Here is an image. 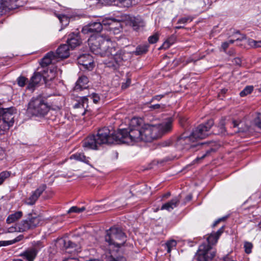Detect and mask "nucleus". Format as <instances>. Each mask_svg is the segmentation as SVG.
Returning <instances> with one entry per match:
<instances>
[{
	"label": "nucleus",
	"mask_w": 261,
	"mask_h": 261,
	"mask_svg": "<svg viewBox=\"0 0 261 261\" xmlns=\"http://www.w3.org/2000/svg\"><path fill=\"white\" fill-rule=\"evenodd\" d=\"M130 24L135 30H137L140 27H143L144 25V22L140 17H130Z\"/></svg>",
	"instance_id": "b1692460"
},
{
	"label": "nucleus",
	"mask_w": 261,
	"mask_h": 261,
	"mask_svg": "<svg viewBox=\"0 0 261 261\" xmlns=\"http://www.w3.org/2000/svg\"><path fill=\"white\" fill-rule=\"evenodd\" d=\"M10 174L8 171H3L0 173V185H2L4 180L9 177Z\"/></svg>",
	"instance_id": "a19ab883"
},
{
	"label": "nucleus",
	"mask_w": 261,
	"mask_h": 261,
	"mask_svg": "<svg viewBox=\"0 0 261 261\" xmlns=\"http://www.w3.org/2000/svg\"><path fill=\"white\" fill-rule=\"evenodd\" d=\"M171 45V44L169 43V42L167 41V40H166L163 43L162 45L159 49H166L169 48Z\"/></svg>",
	"instance_id": "de8ad7c7"
},
{
	"label": "nucleus",
	"mask_w": 261,
	"mask_h": 261,
	"mask_svg": "<svg viewBox=\"0 0 261 261\" xmlns=\"http://www.w3.org/2000/svg\"><path fill=\"white\" fill-rule=\"evenodd\" d=\"M55 55L58 59L67 58L69 56V46L67 44L61 45L57 49Z\"/></svg>",
	"instance_id": "f3484780"
},
{
	"label": "nucleus",
	"mask_w": 261,
	"mask_h": 261,
	"mask_svg": "<svg viewBox=\"0 0 261 261\" xmlns=\"http://www.w3.org/2000/svg\"><path fill=\"white\" fill-rule=\"evenodd\" d=\"M214 125V121L212 119L206 123L201 124L196 127L192 132L190 136H187L185 133L182 134L178 139V142L182 145L190 144L198 139H203L210 134V130Z\"/></svg>",
	"instance_id": "20e7f679"
},
{
	"label": "nucleus",
	"mask_w": 261,
	"mask_h": 261,
	"mask_svg": "<svg viewBox=\"0 0 261 261\" xmlns=\"http://www.w3.org/2000/svg\"><path fill=\"white\" fill-rule=\"evenodd\" d=\"M180 202L179 197H175L172 199L170 201L164 203L162 205L161 209L162 210H167L169 212L171 211L174 208L177 207Z\"/></svg>",
	"instance_id": "6ab92c4d"
},
{
	"label": "nucleus",
	"mask_w": 261,
	"mask_h": 261,
	"mask_svg": "<svg viewBox=\"0 0 261 261\" xmlns=\"http://www.w3.org/2000/svg\"><path fill=\"white\" fill-rule=\"evenodd\" d=\"M44 246V245L41 241H37L33 243V246L31 248L34 251H36V253L37 254L38 252L40 251Z\"/></svg>",
	"instance_id": "2f4dec72"
},
{
	"label": "nucleus",
	"mask_w": 261,
	"mask_h": 261,
	"mask_svg": "<svg viewBox=\"0 0 261 261\" xmlns=\"http://www.w3.org/2000/svg\"><path fill=\"white\" fill-rule=\"evenodd\" d=\"M203 144L202 143V144H197L196 145H190V147L192 148V147H198V146H201Z\"/></svg>",
	"instance_id": "052dcab7"
},
{
	"label": "nucleus",
	"mask_w": 261,
	"mask_h": 261,
	"mask_svg": "<svg viewBox=\"0 0 261 261\" xmlns=\"http://www.w3.org/2000/svg\"><path fill=\"white\" fill-rule=\"evenodd\" d=\"M42 222V220L40 216L29 214L26 219L23 220L12 226L5 227V231L6 232L8 233L15 232H23L35 228L41 225Z\"/></svg>",
	"instance_id": "423d86ee"
},
{
	"label": "nucleus",
	"mask_w": 261,
	"mask_h": 261,
	"mask_svg": "<svg viewBox=\"0 0 261 261\" xmlns=\"http://www.w3.org/2000/svg\"><path fill=\"white\" fill-rule=\"evenodd\" d=\"M46 188V186L45 184H42L39 186L26 200V203L28 205H33Z\"/></svg>",
	"instance_id": "ddd939ff"
},
{
	"label": "nucleus",
	"mask_w": 261,
	"mask_h": 261,
	"mask_svg": "<svg viewBox=\"0 0 261 261\" xmlns=\"http://www.w3.org/2000/svg\"><path fill=\"white\" fill-rule=\"evenodd\" d=\"M232 124H233V127H237L239 125V124L237 123V122L236 121H233L232 122Z\"/></svg>",
	"instance_id": "bf43d9fd"
},
{
	"label": "nucleus",
	"mask_w": 261,
	"mask_h": 261,
	"mask_svg": "<svg viewBox=\"0 0 261 261\" xmlns=\"http://www.w3.org/2000/svg\"><path fill=\"white\" fill-rule=\"evenodd\" d=\"M23 238V236L22 234L19 235L18 237H17L16 238L12 240L7 241H0V247L1 246H7L9 245L13 244L15 243H16L17 242H19L21 241Z\"/></svg>",
	"instance_id": "bb28decb"
},
{
	"label": "nucleus",
	"mask_w": 261,
	"mask_h": 261,
	"mask_svg": "<svg viewBox=\"0 0 261 261\" xmlns=\"http://www.w3.org/2000/svg\"><path fill=\"white\" fill-rule=\"evenodd\" d=\"M35 251H36L33 250L31 247L26 250L23 252V255L29 261H33L37 255Z\"/></svg>",
	"instance_id": "a878e982"
},
{
	"label": "nucleus",
	"mask_w": 261,
	"mask_h": 261,
	"mask_svg": "<svg viewBox=\"0 0 261 261\" xmlns=\"http://www.w3.org/2000/svg\"><path fill=\"white\" fill-rule=\"evenodd\" d=\"M103 25L102 21L101 22H92L83 27L82 32L84 34L89 33L99 32L102 30Z\"/></svg>",
	"instance_id": "9b49d317"
},
{
	"label": "nucleus",
	"mask_w": 261,
	"mask_h": 261,
	"mask_svg": "<svg viewBox=\"0 0 261 261\" xmlns=\"http://www.w3.org/2000/svg\"><path fill=\"white\" fill-rule=\"evenodd\" d=\"M182 28H184V27H182V26H176L175 27V29L176 30L180 29H182Z\"/></svg>",
	"instance_id": "680f3d73"
},
{
	"label": "nucleus",
	"mask_w": 261,
	"mask_h": 261,
	"mask_svg": "<svg viewBox=\"0 0 261 261\" xmlns=\"http://www.w3.org/2000/svg\"><path fill=\"white\" fill-rule=\"evenodd\" d=\"M224 231V226H222L216 232L212 233L206 238L205 242L200 245L194 256L195 261H209L215 256L216 251L212 248L215 245L219 237Z\"/></svg>",
	"instance_id": "7ed1b4c3"
},
{
	"label": "nucleus",
	"mask_w": 261,
	"mask_h": 261,
	"mask_svg": "<svg viewBox=\"0 0 261 261\" xmlns=\"http://www.w3.org/2000/svg\"><path fill=\"white\" fill-rule=\"evenodd\" d=\"M59 242L61 245H62L65 250H69V251H67L68 252H78L80 251V245L76 244L72 241L68 239H61L59 241Z\"/></svg>",
	"instance_id": "f8f14e48"
},
{
	"label": "nucleus",
	"mask_w": 261,
	"mask_h": 261,
	"mask_svg": "<svg viewBox=\"0 0 261 261\" xmlns=\"http://www.w3.org/2000/svg\"><path fill=\"white\" fill-rule=\"evenodd\" d=\"M91 98L92 99L93 102L95 103H97L100 100L99 96L96 93H93L91 95Z\"/></svg>",
	"instance_id": "49530a36"
},
{
	"label": "nucleus",
	"mask_w": 261,
	"mask_h": 261,
	"mask_svg": "<svg viewBox=\"0 0 261 261\" xmlns=\"http://www.w3.org/2000/svg\"><path fill=\"white\" fill-rule=\"evenodd\" d=\"M103 26H109L110 33L118 34L122 30L121 22L111 18H106L102 20Z\"/></svg>",
	"instance_id": "1a4fd4ad"
},
{
	"label": "nucleus",
	"mask_w": 261,
	"mask_h": 261,
	"mask_svg": "<svg viewBox=\"0 0 261 261\" xmlns=\"http://www.w3.org/2000/svg\"><path fill=\"white\" fill-rule=\"evenodd\" d=\"M6 4V6L8 10H11L17 8L18 5L17 4V0H4Z\"/></svg>",
	"instance_id": "c85d7f7f"
},
{
	"label": "nucleus",
	"mask_w": 261,
	"mask_h": 261,
	"mask_svg": "<svg viewBox=\"0 0 261 261\" xmlns=\"http://www.w3.org/2000/svg\"><path fill=\"white\" fill-rule=\"evenodd\" d=\"M227 91V90L226 89H222L221 90V92L223 94L225 93Z\"/></svg>",
	"instance_id": "0e129e2a"
},
{
	"label": "nucleus",
	"mask_w": 261,
	"mask_h": 261,
	"mask_svg": "<svg viewBox=\"0 0 261 261\" xmlns=\"http://www.w3.org/2000/svg\"><path fill=\"white\" fill-rule=\"evenodd\" d=\"M15 109L13 108L4 109L0 108V128L4 130L9 129L14 123V114Z\"/></svg>",
	"instance_id": "6e6552de"
},
{
	"label": "nucleus",
	"mask_w": 261,
	"mask_h": 261,
	"mask_svg": "<svg viewBox=\"0 0 261 261\" xmlns=\"http://www.w3.org/2000/svg\"><path fill=\"white\" fill-rule=\"evenodd\" d=\"M49 110V107L42 95L33 97L28 105L27 113L32 116L44 117Z\"/></svg>",
	"instance_id": "0eeeda50"
},
{
	"label": "nucleus",
	"mask_w": 261,
	"mask_h": 261,
	"mask_svg": "<svg viewBox=\"0 0 261 261\" xmlns=\"http://www.w3.org/2000/svg\"><path fill=\"white\" fill-rule=\"evenodd\" d=\"M255 122L256 125L261 128V117H258L255 119Z\"/></svg>",
	"instance_id": "864d4df0"
},
{
	"label": "nucleus",
	"mask_w": 261,
	"mask_h": 261,
	"mask_svg": "<svg viewBox=\"0 0 261 261\" xmlns=\"http://www.w3.org/2000/svg\"><path fill=\"white\" fill-rule=\"evenodd\" d=\"M126 241V236L121 228L118 227H111L107 231L105 236V241L109 248L106 250L109 254L116 248L117 250L121 246L123 245ZM112 256V255H111Z\"/></svg>",
	"instance_id": "39448f33"
},
{
	"label": "nucleus",
	"mask_w": 261,
	"mask_h": 261,
	"mask_svg": "<svg viewBox=\"0 0 261 261\" xmlns=\"http://www.w3.org/2000/svg\"><path fill=\"white\" fill-rule=\"evenodd\" d=\"M177 244V242L174 240H171L168 242H167L164 244V247L166 249H167V251L168 253H170L172 248L175 247Z\"/></svg>",
	"instance_id": "c756f323"
},
{
	"label": "nucleus",
	"mask_w": 261,
	"mask_h": 261,
	"mask_svg": "<svg viewBox=\"0 0 261 261\" xmlns=\"http://www.w3.org/2000/svg\"><path fill=\"white\" fill-rule=\"evenodd\" d=\"M88 44L93 54L101 57L112 56L116 63V65L113 64L115 68L125 59L124 52L118 48H116V43L109 37L99 35L91 36L88 39Z\"/></svg>",
	"instance_id": "f03ea898"
},
{
	"label": "nucleus",
	"mask_w": 261,
	"mask_h": 261,
	"mask_svg": "<svg viewBox=\"0 0 261 261\" xmlns=\"http://www.w3.org/2000/svg\"><path fill=\"white\" fill-rule=\"evenodd\" d=\"M43 79L46 83L48 81H51L56 76V70L54 68L53 69L44 70L42 72Z\"/></svg>",
	"instance_id": "412c9836"
},
{
	"label": "nucleus",
	"mask_w": 261,
	"mask_h": 261,
	"mask_svg": "<svg viewBox=\"0 0 261 261\" xmlns=\"http://www.w3.org/2000/svg\"><path fill=\"white\" fill-rule=\"evenodd\" d=\"M55 53L50 51L42 59L41 61L40 62V65L42 67H46L49 65L50 64L54 63L55 62L58 61Z\"/></svg>",
	"instance_id": "dca6fc26"
},
{
	"label": "nucleus",
	"mask_w": 261,
	"mask_h": 261,
	"mask_svg": "<svg viewBox=\"0 0 261 261\" xmlns=\"http://www.w3.org/2000/svg\"><path fill=\"white\" fill-rule=\"evenodd\" d=\"M106 1H107V3H108V4H112L113 3L117 2V4H118V3H124L125 2H126V4L127 5H129L132 0H106Z\"/></svg>",
	"instance_id": "a18cd8bd"
},
{
	"label": "nucleus",
	"mask_w": 261,
	"mask_h": 261,
	"mask_svg": "<svg viewBox=\"0 0 261 261\" xmlns=\"http://www.w3.org/2000/svg\"><path fill=\"white\" fill-rule=\"evenodd\" d=\"M168 144H167V143H165V144L163 143V145H162V146H168Z\"/></svg>",
	"instance_id": "338daca9"
},
{
	"label": "nucleus",
	"mask_w": 261,
	"mask_h": 261,
	"mask_svg": "<svg viewBox=\"0 0 261 261\" xmlns=\"http://www.w3.org/2000/svg\"><path fill=\"white\" fill-rule=\"evenodd\" d=\"M89 83L88 79L85 75L80 76L77 82H76L75 86L74 87V91H81L84 89H86Z\"/></svg>",
	"instance_id": "aec40b11"
},
{
	"label": "nucleus",
	"mask_w": 261,
	"mask_h": 261,
	"mask_svg": "<svg viewBox=\"0 0 261 261\" xmlns=\"http://www.w3.org/2000/svg\"><path fill=\"white\" fill-rule=\"evenodd\" d=\"M236 62H237V64H240V62H241V61H240V60L239 59H236Z\"/></svg>",
	"instance_id": "69168bd1"
},
{
	"label": "nucleus",
	"mask_w": 261,
	"mask_h": 261,
	"mask_svg": "<svg viewBox=\"0 0 261 261\" xmlns=\"http://www.w3.org/2000/svg\"><path fill=\"white\" fill-rule=\"evenodd\" d=\"M214 150L212 148L207 150L204 153H203L201 155L198 156L195 160L198 162L199 160L203 159L204 158L210 154V153Z\"/></svg>",
	"instance_id": "ea45409f"
},
{
	"label": "nucleus",
	"mask_w": 261,
	"mask_h": 261,
	"mask_svg": "<svg viewBox=\"0 0 261 261\" xmlns=\"http://www.w3.org/2000/svg\"><path fill=\"white\" fill-rule=\"evenodd\" d=\"M253 90L252 86H246L240 93V95L241 97H244L250 94Z\"/></svg>",
	"instance_id": "473e14b6"
},
{
	"label": "nucleus",
	"mask_w": 261,
	"mask_h": 261,
	"mask_svg": "<svg viewBox=\"0 0 261 261\" xmlns=\"http://www.w3.org/2000/svg\"><path fill=\"white\" fill-rule=\"evenodd\" d=\"M172 119L169 117L162 123L150 125L144 124L142 119L134 117L130 120L128 128L119 129L117 133L111 134L109 129L103 127L98 130L95 138L98 146L112 144L115 141L128 144L140 141L151 142L161 134L170 132L172 129Z\"/></svg>",
	"instance_id": "f257e3e1"
},
{
	"label": "nucleus",
	"mask_w": 261,
	"mask_h": 261,
	"mask_svg": "<svg viewBox=\"0 0 261 261\" xmlns=\"http://www.w3.org/2000/svg\"><path fill=\"white\" fill-rule=\"evenodd\" d=\"M42 79V73H41L40 72H35L28 83L27 89L34 90Z\"/></svg>",
	"instance_id": "2eb2a0df"
},
{
	"label": "nucleus",
	"mask_w": 261,
	"mask_h": 261,
	"mask_svg": "<svg viewBox=\"0 0 261 261\" xmlns=\"http://www.w3.org/2000/svg\"><path fill=\"white\" fill-rule=\"evenodd\" d=\"M28 81V79L23 76H20L17 79V84L20 87H24Z\"/></svg>",
	"instance_id": "e433bc0d"
},
{
	"label": "nucleus",
	"mask_w": 261,
	"mask_h": 261,
	"mask_svg": "<svg viewBox=\"0 0 261 261\" xmlns=\"http://www.w3.org/2000/svg\"><path fill=\"white\" fill-rule=\"evenodd\" d=\"M13 261H22V260L21 259H14Z\"/></svg>",
	"instance_id": "774afa93"
},
{
	"label": "nucleus",
	"mask_w": 261,
	"mask_h": 261,
	"mask_svg": "<svg viewBox=\"0 0 261 261\" xmlns=\"http://www.w3.org/2000/svg\"><path fill=\"white\" fill-rule=\"evenodd\" d=\"M225 220V218L224 217H223L222 218H220L218 220H216L214 223L213 224V226L215 227V226H216L217 225L218 223H219L220 221H224Z\"/></svg>",
	"instance_id": "4d7b16f0"
},
{
	"label": "nucleus",
	"mask_w": 261,
	"mask_h": 261,
	"mask_svg": "<svg viewBox=\"0 0 261 261\" xmlns=\"http://www.w3.org/2000/svg\"><path fill=\"white\" fill-rule=\"evenodd\" d=\"M167 40L169 42V43L171 44V45H172L176 40V37L174 35H172L171 37L168 38Z\"/></svg>",
	"instance_id": "3c124183"
},
{
	"label": "nucleus",
	"mask_w": 261,
	"mask_h": 261,
	"mask_svg": "<svg viewBox=\"0 0 261 261\" xmlns=\"http://www.w3.org/2000/svg\"><path fill=\"white\" fill-rule=\"evenodd\" d=\"M130 84V80L129 79L127 80L126 81V83L125 84H124L122 85V88H127L129 85Z\"/></svg>",
	"instance_id": "6e6d98bb"
},
{
	"label": "nucleus",
	"mask_w": 261,
	"mask_h": 261,
	"mask_svg": "<svg viewBox=\"0 0 261 261\" xmlns=\"http://www.w3.org/2000/svg\"><path fill=\"white\" fill-rule=\"evenodd\" d=\"M253 245L251 243L248 242H245L244 245L245 249V252L247 254H250L252 251Z\"/></svg>",
	"instance_id": "4c0bfd02"
},
{
	"label": "nucleus",
	"mask_w": 261,
	"mask_h": 261,
	"mask_svg": "<svg viewBox=\"0 0 261 261\" xmlns=\"http://www.w3.org/2000/svg\"><path fill=\"white\" fill-rule=\"evenodd\" d=\"M249 45L251 47H261V40L255 41L252 39H250L248 41Z\"/></svg>",
	"instance_id": "37998d69"
},
{
	"label": "nucleus",
	"mask_w": 261,
	"mask_h": 261,
	"mask_svg": "<svg viewBox=\"0 0 261 261\" xmlns=\"http://www.w3.org/2000/svg\"><path fill=\"white\" fill-rule=\"evenodd\" d=\"M192 18L191 17H185L180 18L178 21V24H186L189 22H191Z\"/></svg>",
	"instance_id": "c03bdc74"
},
{
	"label": "nucleus",
	"mask_w": 261,
	"mask_h": 261,
	"mask_svg": "<svg viewBox=\"0 0 261 261\" xmlns=\"http://www.w3.org/2000/svg\"><path fill=\"white\" fill-rule=\"evenodd\" d=\"M56 16L59 19L60 23L64 27H66L69 22V18L65 15L55 14Z\"/></svg>",
	"instance_id": "cd10ccee"
},
{
	"label": "nucleus",
	"mask_w": 261,
	"mask_h": 261,
	"mask_svg": "<svg viewBox=\"0 0 261 261\" xmlns=\"http://www.w3.org/2000/svg\"><path fill=\"white\" fill-rule=\"evenodd\" d=\"M71 159H74L78 161L83 162L87 164L90 165L89 164V158L86 156L82 152H77L72 154L70 156Z\"/></svg>",
	"instance_id": "5701e85b"
},
{
	"label": "nucleus",
	"mask_w": 261,
	"mask_h": 261,
	"mask_svg": "<svg viewBox=\"0 0 261 261\" xmlns=\"http://www.w3.org/2000/svg\"><path fill=\"white\" fill-rule=\"evenodd\" d=\"M8 11L6 4L4 0L0 1V16L5 14Z\"/></svg>",
	"instance_id": "72a5a7b5"
},
{
	"label": "nucleus",
	"mask_w": 261,
	"mask_h": 261,
	"mask_svg": "<svg viewBox=\"0 0 261 261\" xmlns=\"http://www.w3.org/2000/svg\"><path fill=\"white\" fill-rule=\"evenodd\" d=\"M85 210V207H82L81 208H79L77 206H72L68 211V213H80L82 212Z\"/></svg>",
	"instance_id": "79ce46f5"
},
{
	"label": "nucleus",
	"mask_w": 261,
	"mask_h": 261,
	"mask_svg": "<svg viewBox=\"0 0 261 261\" xmlns=\"http://www.w3.org/2000/svg\"><path fill=\"white\" fill-rule=\"evenodd\" d=\"M63 261H78V260L75 258H67Z\"/></svg>",
	"instance_id": "13d9d810"
},
{
	"label": "nucleus",
	"mask_w": 261,
	"mask_h": 261,
	"mask_svg": "<svg viewBox=\"0 0 261 261\" xmlns=\"http://www.w3.org/2000/svg\"><path fill=\"white\" fill-rule=\"evenodd\" d=\"M110 261H127L126 259L123 256H119L117 258H112Z\"/></svg>",
	"instance_id": "603ef678"
},
{
	"label": "nucleus",
	"mask_w": 261,
	"mask_h": 261,
	"mask_svg": "<svg viewBox=\"0 0 261 261\" xmlns=\"http://www.w3.org/2000/svg\"><path fill=\"white\" fill-rule=\"evenodd\" d=\"M95 135L88 137L82 142V146L85 149H97L98 145L97 143Z\"/></svg>",
	"instance_id": "4468645a"
},
{
	"label": "nucleus",
	"mask_w": 261,
	"mask_h": 261,
	"mask_svg": "<svg viewBox=\"0 0 261 261\" xmlns=\"http://www.w3.org/2000/svg\"><path fill=\"white\" fill-rule=\"evenodd\" d=\"M67 43L71 48H74L81 43V40L78 34L72 33L69 35Z\"/></svg>",
	"instance_id": "a211bd4d"
},
{
	"label": "nucleus",
	"mask_w": 261,
	"mask_h": 261,
	"mask_svg": "<svg viewBox=\"0 0 261 261\" xmlns=\"http://www.w3.org/2000/svg\"><path fill=\"white\" fill-rule=\"evenodd\" d=\"M224 125V121L222 120L220 122V125H219V127H220V133L222 134H224L225 132V129Z\"/></svg>",
	"instance_id": "8fccbe9b"
},
{
	"label": "nucleus",
	"mask_w": 261,
	"mask_h": 261,
	"mask_svg": "<svg viewBox=\"0 0 261 261\" xmlns=\"http://www.w3.org/2000/svg\"><path fill=\"white\" fill-rule=\"evenodd\" d=\"M23 214L21 211H17L8 216L6 219V222L10 224L15 222L22 217Z\"/></svg>",
	"instance_id": "4be33fe9"
},
{
	"label": "nucleus",
	"mask_w": 261,
	"mask_h": 261,
	"mask_svg": "<svg viewBox=\"0 0 261 261\" xmlns=\"http://www.w3.org/2000/svg\"><path fill=\"white\" fill-rule=\"evenodd\" d=\"M159 38V34L156 33L148 37V41L150 44H153L156 43Z\"/></svg>",
	"instance_id": "c9c22d12"
},
{
	"label": "nucleus",
	"mask_w": 261,
	"mask_h": 261,
	"mask_svg": "<svg viewBox=\"0 0 261 261\" xmlns=\"http://www.w3.org/2000/svg\"><path fill=\"white\" fill-rule=\"evenodd\" d=\"M88 99L86 97L83 96L82 97H80L78 100L77 102L74 105L73 107L75 109L80 108H83L84 109V112L83 114L84 115L85 113L86 109L88 106Z\"/></svg>",
	"instance_id": "393cba45"
},
{
	"label": "nucleus",
	"mask_w": 261,
	"mask_h": 261,
	"mask_svg": "<svg viewBox=\"0 0 261 261\" xmlns=\"http://www.w3.org/2000/svg\"><path fill=\"white\" fill-rule=\"evenodd\" d=\"M78 64L81 65V69H86L89 71L94 67L93 58L89 54H83L77 58Z\"/></svg>",
	"instance_id": "9d476101"
},
{
	"label": "nucleus",
	"mask_w": 261,
	"mask_h": 261,
	"mask_svg": "<svg viewBox=\"0 0 261 261\" xmlns=\"http://www.w3.org/2000/svg\"><path fill=\"white\" fill-rule=\"evenodd\" d=\"M164 97V95H156L155 96H154L152 98V100H151V101H152L153 100H160L162 98H163Z\"/></svg>",
	"instance_id": "5fc2aeb1"
},
{
	"label": "nucleus",
	"mask_w": 261,
	"mask_h": 261,
	"mask_svg": "<svg viewBox=\"0 0 261 261\" xmlns=\"http://www.w3.org/2000/svg\"><path fill=\"white\" fill-rule=\"evenodd\" d=\"M148 49V46L144 45L143 46H139L136 49V53L138 55L143 54L145 53Z\"/></svg>",
	"instance_id": "f704fd0d"
},
{
	"label": "nucleus",
	"mask_w": 261,
	"mask_h": 261,
	"mask_svg": "<svg viewBox=\"0 0 261 261\" xmlns=\"http://www.w3.org/2000/svg\"><path fill=\"white\" fill-rule=\"evenodd\" d=\"M214 150L212 148L207 150L204 153H203L201 155L198 156L195 160L198 162L199 160L203 159L204 158L210 154V153Z\"/></svg>",
	"instance_id": "58836bf2"
},
{
	"label": "nucleus",
	"mask_w": 261,
	"mask_h": 261,
	"mask_svg": "<svg viewBox=\"0 0 261 261\" xmlns=\"http://www.w3.org/2000/svg\"><path fill=\"white\" fill-rule=\"evenodd\" d=\"M170 195V193L169 192H168V193H166V194H165V195H164V197H166V198H167V197H168V196H169Z\"/></svg>",
	"instance_id": "e2e57ef3"
},
{
	"label": "nucleus",
	"mask_w": 261,
	"mask_h": 261,
	"mask_svg": "<svg viewBox=\"0 0 261 261\" xmlns=\"http://www.w3.org/2000/svg\"><path fill=\"white\" fill-rule=\"evenodd\" d=\"M150 108L152 109L156 110V109H164V105L161 104H155L151 105Z\"/></svg>",
	"instance_id": "09e8293b"
},
{
	"label": "nucleus",
	"mask_w": 261,
	"mask_h": 261,
	"mask_svg": "<svg viewBox=\"0 0 261 261\" xmlns=\"http://www.w3.org/2000/svg\"><path fill=\"white\" fill-rule=\"evenodd\" d=\"M245 38V36H243L242 38H237L236 40H229V41H226V42H223L222 45H221V47L222 48H223V50L224 51H226V50L227 49V48L228 47V46H229L230 44H233L235 41H241L242 40H243V39Z\"/></svg>",
	"instance_id": "7c9ffc66"
}]
</instances>
